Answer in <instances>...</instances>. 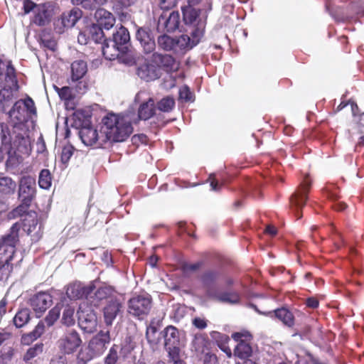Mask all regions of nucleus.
Returning a JSON list of instances; mask_svg holds the SVG:
<instances>
[{
  "instance_id": "f257e3e1",
  "label": "nucleus",
  "mask_w": 364,
  "mask_h": 364,
  "mask_svg": "<svg viewBox=\"0 0 364 364\" xmlns=\"http://www.w3.org/2000/svg\"><path fill=\"white\" fill-rule=\"evenodd\" d=\"M36 115V108L31 97L16 101L9 112L11 129L7 124H1V143L9 147L14 144L20 151L25 154L31 151L28 123Z\"/></svg>"
},
{
  "instance_id": "f03ea898",
  "label": "nucleus",
  "mask_w": 364,
  "mask_h": 364,
  "mask_svg": "<svg viewBox=\"0 0 364 364\" xmlns=\"http://www.w3.org/2000/svg\"><path fill=\"white\" fill-rule=\"evenodd\" d=\"M100 132L90 124L83 125L79 136L86 146H105L112 142L125 141L133 132L130 118L128 116L108 114L102 119Z\"/></svg>"
},
{
  "instance_id": "7ed1b4c3",
  "label": "nucleus",
  "mask_w": 364,
  "mask_h": 364,
  "mask_svg": "<svg viewBox=\"0 0 364 364\" xmlns=\"http://www.w3.org/2000/svg\"><path fill=\"white\" fill-rule=\"evenodd\" d=\"M0 80L8 83L5 87L0 84V102L6 103L13 100L18 88L15 69L10 61L0 59Z\"/></svg>"
},
{
  "instance_id": "20e7f679",
  "label": "nucleus",
  "mask_w": 364,
  "mask_h": 364,
  "mask_svg": "<svg viewBox=\"0 0 364 364\" xmlns=\"http://www.w3.org/2000/svg\"><path fill=\"white\" fill-rule=\"evenodd\" d=\"M189 4L182 9L183 18L186 24L192 25L195 28L191 32L192 36L201 38L206 24V15Z\"/></svg>"
},
{
  "instance_id": "39448f33",
  "label": "nucleus",
  "mask_w": 364,
  "mask_h": 364,
  "mask_svg": "<svg viewBox=\"0 0 364 364\" xmlns=\"http://www.w3.org/2000/svg\"><path fill=\"white\" fill-rule=\"evenodd\" d=\"M152 306L151 296L147 294L133 296L127 303V312L133 317L143 320L150 312Z\"/></svg>"
},
{
  "instance_id": "423d86ee",
  "label": "nucleus",
  "mask_w": 364,
  "mask_h": 364,
  "mask_svg": "<svg viewBox=\"0 0 364 364\" xmlns=\"http://www.w3.org/2000/svg\"><path fill=\"white\" fill-rule=\"evenodd\" d=\"M21 225L14 223L9 230V233L0 239V259L3 257L12 259L16 252V245L19 240V231Z\"/></svg>"
},
{
  "instance_id": "0eeeda50",
  "label": "nucleus",
  "mask_w": 364,
  "mask_h": 364,
  "mask_svg": "<svg viewBox=\"0 0 364 364\" xmlns=\"http://www.w3.org/2000/svg\"><path fill=\"white\" fill-rule=\"evenodd\" d=\"M78 325L80 328L87 333H92L97 330V316L95 310L89 306L87 302L80 305L77 311Z\"/></svg>"
},
{
  "instance_id": "6e6552de",
  "label": "nucleus",
  "mask_w": 364,
  "mask_h": 364,
  "mask_svg": "<svg viewBox=\"0 0 364 364\" xmlns=\"http://www.w3.org/2000/svg\"><path fill=\"white\" fill-rule=\"evenodd\" d=\"M36 196V179L30 176H22L18 181V198L24 204L32 203Z\"/></svg>"
},
{
  "instance_id": "1a4fd4ad",
  "label": "nucleus",
  "mask_w": 364,
  "mask_h": 364,
  "mask_svg": "<svg viewBox=\"0 0 364 364\" xmlns=\"http://www.w3.org/2000/svg\"><path fill=\"white\" fill-rule=\"evenodd\" d=\"M161 334L164 339V348L168 355L176 358L177 353H181L179 331L173 326H168L161 332Z\"/></svg>"
},
{
  "instance_id": "9d476101",
  "label": "nucleus",
  "mask_w": 364,
  "mask_h": 364,
  "mask_svg": "<svg viewBox=\"0 0 364 364\" xmlns=\"http://www.w3.org/2000/svg\"><path fill=\"white\" fill-rule=\"evenodd\" d=\"M23 229L31 237L33 241H38L43 235L42 225L39 223L38 214L35 211H28L23 219Z\"/></svg>"
},
{
  "instance_id": "9b49d317",
  "label": "nucleus",
  "mask_w": 364,
  "mask_h": 364,
  "mask_svg": "<svg viewBox=\"0 0 364 364\" xmlns=\"http://www.w3.org/2000/svg\"><path fill=\"white\" fill-rule=\"evenodd\" d=\"M80 334L75 330L67 331L58 341V348L65 354L74 353L82 344Z\"/></svg>"
},
{
  "instance_id": "f8f14e48",
  "label": "nucleus",
  "mask_w": 364,
  "mask_h": 364,
  "mask_svg": "<svg viewBox=\"0 0 364 364\" xmlns=\"http://www.w3.org/2000/svg\"><path fill=\"white\" fill-rule=\"evenodd\" d=\"M200 41V38L195 36H189L186 34L173 38L172 52L176 55H183L198 45Z\"/></svg>"
},
{
  "instance_id": "ddd939ff",
  "label": "nucleus",
  "mask_w": 364,
  "mask_h": 364,
  "mask_svg": "<svg viewBox=\"0 0 364 364\" xmlns=\"http://www.w3.org/2000/svg\"><path fill=\"white\" fill-rule=\"evenodd\" d=\"M95 289L93 282L88 285H85L81 282H74L68 285L66 294L70 299H79L83 297L87 299L91 296L92 291Z\"/></svg>"
},
{
  "instance_id": "4468645a",
  "label": "nucleus",
  "mask_w": 364,
  "mask_h": 364,
  "mask_svg": "<svg viewBox=\"0 0 364 364\" xmlns=\"http://www.w3.org/2000/svg\"><path fill=\"white\" fill-rule=\"evenodd\" d=\"M206 294L209 298L222 303L236 304L240 301V295L236 291H221L214 287H208Z\"/></svg>"
},
{
  "instance_id": "2eb2a0df",
  "label": "nucleus",
  "mask_w": 364,
  "mask_h": 364,
  "mask_svg": "<svg viewBox=\"0 0 364 364\" xmlns=\"http://www.w3.org/2000/svg\"><path fill=\"white\" fill-rule=\"evenodd\" d=\"M53 14V8L50 4H38L36 7L32 22L36 26H44L50 22Z\"/></svg>"
},
{
  "instance_id": "dca6fc26",
  "label": "nucleus",
  "mask_w": 364,
  "mask_h": 364,
  "mask_svg": "<svg viewBox=\"0 0 364 364\" xmlns=\"http://www.w3.org/2000/svg\"><path fill=\"white\" fill-rule=\"evenodd\" d=\"M2 146L8 152V159L6 162V170L14 174L18 173L20 169V166L23 162V158L19 154H16V151L19 153L23 154L20 151L14 144H11L9 147V145L3 144ZM30 151L27 154H29ZM23 154H26L23 153Z\"/></svg>"
},
{
  "instance_id": "f3484780",
  "label": "nucleus",
  "mask_w": 364,
  "mask_h": 364,
  "mask_svg": "<svg viewBox=\"0 0 364 364\" xmlns=\"http://www.w3.org/2000/svg\"><path fill=\"white\" fill-rule=\"evenodd\" d=\"M109 331H100L89 342L88 348L95 355H101L110 343Z\"/></svg>"
},
{
  "instance_id": "a211bd4d",
  "label": "nucleus",
  "mask_w": 364,
  "mask_h": 364,
  "mask_svg": "<svg viewBox=\"0 0 364 364\" xmlns=\"http://www.w3.org/2000/svg\"><path fill=\"white\" fill-rule=\"evenodd\" d=\"M180 14L178 11H172L168 16L161 14L158 20L157 29L159 31L173 32L178 28Z\"/></svg>"
},
{
  "instance_id": "6ab92c4d",
  "label": "nucleus",
  "mask_w": 364,
  "mask_h": 364,
  "mask_svg": "<svg viewBox=\"0 0 364 364\" xmlns=\"http://www.w3.org/2000/svg\"><path fill=\"white\" fill-rule=\"evenodd\" d=\"M52 302V296L46 292H39L30 299L31 306L38 317L51 306Z\"/></svg>"
},
{
  "instance_id": "aec40b11",
  "label": "nucleus",
  "mask_w": 364,
  "mask_h": 364,
  "mask_svg": "<svg viewBox=\"0 0 364 364\" xmlns=\"http://www.w3.org/2000/svg\"><path fill=\"white\" fill-rule=\"evenodd\" d=\"M136 38L140 43L146 53H151L156 48L154 38L149 28L140 27L136 33Z\"/></svg>"
},
{
  "instance_id": "412c9836",
  "label": "nucleus",
  "mask_w": 364,
  "mask_h": 364,
  "mask_svg": "<svg viewBox=\"0 0 364 364\" xmlns=\"http://www.w3.org/2000/svg\"><path fill=\"white\" fill-rule=\"evenodd\" d=\"M122 303L118 298L107 301L103 308L104 319L107 326H112L117 315L122 312Z\"/></svg>"
},
{
  "instance_id": "4be33fe9",
  "label": "nucleus",
  "mask_w": 364,
  "mask_h": 364,
  "mask_svg": "<svg viewBox=\"0 0 364 364\" xmlns=\"http://www.w3.org/2000/svg\"><path fill=\"white\" fill-rule=\"evenodd\" d=\"M82 16V12L78 8H74L69 11L64 12L57 22V26H58V23L62 25V27L59 28L58 32H63V28L73 27L77 21L81 18Z\"/></svg>"
},
{
  "instance_id": "5701e85b",
  "label": "nucleus",
  "mask_w": 364,
  "mask_h": 364,
  "mask_svg": "<svg viewBox=\"0 0 364 364\" xmlns=\"http://www.w3.org/2000/svg\"><path fill=\"white\" fill-rule=\"evenodd\" d=\"M311 186V181L306 178L300 185V189L295 192L290 198V202L293 207L299 209L302 208L307 200L306 193Z\"/></svg>"
},
{
  "instance_id": "b1692460",
  "label": "nucleus",
  "mask_w": 364,
  "mask_h": 364,
  "mask_svg": "<svg viewBox=\"0 0 364 364\" xmlns=\"http://www.w3.org/2000/svg\"><path fill=\"white\" fill-rule=\"evenodd\" d=\"M138 76L145 80L151 81L159 77V69L153 63L144 62L137 68Z\"/></svg>"
},
{
  "instance_id": "393cba45",
  "label": "nucleus",
  "mask_w": 364,
  "mask_h": 364,
  "mask_svg": "<svg viewBox=\"0 0 364 364\" xmlns=\"http://www.w3.org/2000/svg\"><path fill=\"white\" fill-rule=\"evenodd\" d=\"M95 18L97 22V26L105 30H109L115 23V17L114 15L105 9H98L95 13Z\"/></svg>"
},
{
  "instance_id": "a878e982",
  "label": "nucleus",
  "mask_w": 364,
  "mask_h": 364,
  "mask_svg": "<svg viewBox=\"0 0 364 364\" xmlns=\"http://www.w3.org/2000/svg\"><path fill=\"white\" fill-rule=\"evenodd\" d=\"M134 348V345L129 343V347H121L119 345L114 344L109 348L107 354L104 358L103 364H117L119 358L120 353L122 350H126L127 353L132 350Z\"/></svg>"
},
{
  "instance_id": "bb28decb",
  "label": "nucleus",
  "mask_w": 364,
  "mask_h": 364,
  "mask_svg": "<svg viewBox=\"0 0 364 364\" xmlns=\"http://www.w3.org/2000/svg\"><path fill=\"white\" fill-rule=\"evenodd\" d=\"M112 38L113 40L112 42L121 47L122 51H124V49L127 48V46L129 44L130 41V36L128 30L122 26H119L113 33Z\"/></svg>"
},
{
  "instance_id": "cd10ccee",
  "label": "nucleus",
  "mask_w": 364,
  "mask_h": 364,
  "mask_svg": "<svg viewBox=\"0 0 364 364\" xmlns=\"http://www.w3.org/2000/svg\"><path fill=\"white\" fill-rule=\"evenodd\" d=\"M156 107L152 98L143 102L139 107L138 116L140 119L147 120L155 114Z\"/></svg>"
},
{
  "instance_id": "c85d7f7f",
  "label": "nucleus",
  "mask_w": 364,
  "mask_h": 364,
  "mask_svg": "<svg viewBox=\"0 0 364 364\" xmlns=\"http://www.w3.org/2000/svg\"><path fill=\"white\" fill-rule=\"evenodd\" d=\"M16 189V183L10 177L0 173V193L4 196L13 195Z\"/></svg>"
},
{
  "instance_id": "c756f323",
  "label": "nucleus",
  "mask_w": 364,
  "mask_h": 364,
  "mask_svg": "<svg viewBox=\"0 0 364 364\" xmlns=\"http://www.w3.org/2000/svg\"><path fill=\"white\" fill-rule=\"evenodd\" d=\"M110 43H112L111 46L107 40H105L104 43H102L101 46V49L105 58L112 60L119 56V52L121 50V47L112 41H110Z\"/></svg>"
},
{
  "instance_id": "7c9ffc66",
  "label": "nucleus",
  "mask_w": 364,
  "mask_h": 364,
  "mask_svg": "<svg viewBox=\"0 0 364 364\" xmlns=\"http://www.w3.org/2000/svg\"><path fill=\"white\" fill-rule=\"evenodd\" d=\"M87 63L83 60H75L71 64V79L73 81H77L81 79L87 73Z\"/></svg>"
},
{
  "instance_id": "2f4dec72",
  "label": "nucleus",
  "mask_w": 364,
  "mask_h": 364,
  "mask_svg": "<svg viewBox=\"0 0 364 364\" xmlns=\"http://www.w3.org/2000/svg\"><path fill=\"white\" fill-rule=\"evenodd\" d=\"M208 338L205 334L196 333L191 342V350L198 354L204 352L207 348Z\"/></svg>"
},
{
  "instance_id": "473e14b6",
  "label": "nucleus",
  "mask_w": 364,
  "mask_h": 364,
  "mask_svg": "<svg viewBox=\"0 0 364 364\" xmlns=\"http://www.w3.org/2000/svg\"><path fill=\"white\" fill-rule=\"evenodd\" d=\"M152 58L156 63L159 64L160 66L167 70H172L176 63L175 59L171 55L168 54L154 53Z\"/></svg>"
},
{
  "instance_id": "72a5a7b5",
  "label": "nucleus",
  "mask_w": 364,
  "mask_h": 364,
  "mask_svg": "<svg viewBox=\"0 0 364 364\" xmlns=\"http://www.w3.org/2000/svg\"><path fill=\"white\" fill-rule=\"evenodd\" d=\"M114 290L112 287L104 285L97 289L94 293V296L97 301H100L105 299H116L117 297L114 296Z\"/></svg>"
},
{
  "instance_id": "f704fd0d",
  "label": "nucleus",
  "mask_w": 364,
  "mask_h": 364,
  "mask_svg": "<svg viewBox=\"0 0 364 364\" xmlns=\"http://www.w3.org/2000/svg\"><path fill=\"white\" fill-rule=\"evenodd\" d=\"M252 347L247 343L241 341L235 347L234 354L240 359L245 360H250L249 357L252 355Z\"/></svg>"
},
{
  "instance_id": "c9c22d12",
  "label": "nucleus",
  "mask_w": 364,
  "mask_h": 364,
  "mask_svg": "<svg viewBox=\"0 0 364 364\" xmlns=\"http://www.w3.org/2000/svg\"><path fill=\"white\" fill-rule=\"evenodd\" d=\"M276 317L284 324L291 327L294 324V317L292 313L286 308L279 309L274 311Z\"/></svg>"
},
{
  "instance_id": "e433bc0d",
  "label": "nucleus",
  "mask_w": 364,
  "mask_h": 364,
  "mask_svg": "<svg viewBox=\"0 0 364 364\" xmlns=\"http://www.w3.org/2000/svg\"><path fill=\"white\" fill-rule=\"evenodd\" d=\"M75 307L70 304H68L63 307L61 318V323L63 325L66 326H70L75 324Z\"/></svg>"
},
{
  "instance_id": "4c0bfd02",
  "label": "nucleus",
  "mask_w": 364,
  "mask_h": 364,
  "mask_svg": "<svg viewBox=\"0 0 364 364\" xmlns=\"http://www.w3.org/2000/svg\"><path fill=\"white\" fill-rule=\"evenodd\" d=\"M30 319V311L23 309L18 311L14 318V323L17 328L23 326Z\"/></svg>"
},
{
  "instance_id": "58836bf2",
  "label": "nucleus",
  "mask_w": 364,
  "mask_h": 364,
  "mask_svg": "<svg viewBox=\"0 0 364 364\" xmlns=\"http://www.w3.org/2000/svg\"><path fill=\"white\" fill-rule=\"evenodd\" d=\"M175 107V100L172 97L166 96L157 103V109L164 112H171Z\"/></svg>"
},
{
  "instance_id": "ea45409f",
  "label": "nucleus",
  "mask_w": 364,
  "mask_h": 364,
  "mask_svg": "<svg viewBox=\"0 0 364 364\" xmlns=\"http://www.w3.org/2000/svg\"><path fill=\"white\" fill-rule=\"evenodd\" d=\"M157 43L161 49L172 52L173 38L166 34L160 35L157 38Z\"/></svg>"
},
{
  "instance_id": "a19ab883",
  "label": "nucleus",
  "mask_w": 364,
  "mask_h": 364,
  "mask_svg": "<svg viewBox=\"0 0 364 364\" xmlns=\"http://www.w3.org/2000/svg\"><path fill=\"white\" fill-rule=\"evenodd\" d=\"M52 177L48 169H43L39 174L38 185L43 189H48L51 186Z\"/></svg>"
},
{
  "instance_id": "79ce46f5",
  "label": "nucleus",
  "mask_w": 364,
  "mask_h": 364,
  "mask_svg": "<svg viewBox=\"0 0 364 364\" xmlns=\"http://www.w3.org/2000/svg\"><path fill=\"white\" fill-rule=\"evenodd\" d=\"M11 259L5 257L0 259V279L8 277L11 272L13 269L12 264H10Z\"/></svg>"
},
{
  "instance_id": "37998d69",
  "label": "nucleus",
  "mask_w": 364,
  "mask_h": 364,
  "mask_svg": "<svg viewBox=\"0 0 364 364\" xmlns=\"http://www.w3.org/2000/svg\"><path fill=\"white\" fill-rule=\"evenodd\" d=\"M103 29L104 28L96 24H93L90 28V35L91 39L97 43H100L102 41L104 42L105 39H104L105 34Z\"/></svg>"
},
{
  "instance_id": "c03bdc74",
  "label": "nucleus",
  "mask_w": 364,
  "mask_h": 364,
  "mask_svg": "<svg viewBox=\"0 0 364 364\" xmlns=\"http://www.w3.org/2000/svg\"><path fill=\"white\" fill-rule=\"evenodd\" d=\"M96 356L89 348L81 350L76 358V364H87Z\"/></svg>"
},
{
  "instance_id": "a18cd8bd",
  "label": "nucleus",
  "mask_w": 364,
  "mask_h": 364,
  "mask_svg": "<svg viewBox=\"0 0 364 364\" xmlns=\"http://www.w3.org/2000/svg\"><path fill=\"white\" fill-rule=\"evenodd\" d=\"M108 0H84L82 8L87 10L101 9L100 7L107 3Z\"/></svg>"
},
{
  "instance_id": "49530a36",
  "label": "nucleus",
  "mask_w": 364,
  "mask_h": 364,
  "mask_svg": "<svg viewBox=\"0 0 364 364\" xmlns=\"http://www.w3.org/2000/svg\"><path fill=\"white\" fill-rule=\"evenodd\" d=\"M156 324V322L152 321L146 328V338L150 344L156 343V333L157 332Z\"/></svg>"
},
{
  "instance_id": "de8ad7c7",
  "label": "nucleus",
  "mask_w": 364,
  "mask_h": 364,
  "mask_svg": "<svg viewBox=\"0 0 364 364\" xmlns=\"http://www.w3.org/2000/svg\"><path fill=\"white\" fill-rule=\"evenodd\" d=\"M60 314V309L59 305L53 307L46 316L45 322L48 326H52L54 322L59 318Z\"/></svg>"
},
{
  "instance_id": "09e8293b",
  "label": "nucleus",
  "mask_w": 364,
  "mask_h": 364,
  "mask_svg": "<svg viewBox=\"0 0 364 364\" xmlns=\"http://www.w3.org/2000/svg\"><path fill=\"white\" fill-rule=\"evenodd\" d=\"M43 351L42 345H36L33 347L30 348L26 354L23 355V360L25 361H29L34 357L40 354Z\"/></svg>"
},
{
  "instance_id": "8fccbe9b",
  "label": "nucleus",
  "mask_w": 364,
  "mask_h": 364,
  "mask_svg": "<svg viewBox=\"0 0 364 364\" xmlns=\"http://www.w3.org/2000/svg\"><path fill=\"white\" fill-rule=\"evenodd\" d=\"M45 331V326L43 321L39 322L35 329L27 335L31 341L36 340Z\"/></svg>"
},
{
  "instance_id": "3c124183",
  "label": "nucleus",
  "mask_w": 364,
  "mask_h": 364,
  "mask_svg": "<svg viewBox=\"0 0 364 364\" xmlns=\"http://www.w3.org/2000/svg\"><path fill=\"white\" fill-rule=\"evenodd\" d=\"M54 87L62 100H70L73 98V93L70 87L67 86L62 88H59L57 86H54Z\"/></svg>"
},
{
  "instance_id": "603ef678",
  "label": "nucleus",
  "mask_w": 364,
  "mask_h": 364,
  "mask_svg": "<svg viewBox=\"0 0 364 364\" xmlns=\"http://www.w3.org/2000/svg\"><path fill=\"white\" fill-rule=\"evenodd\" d=\"M218 277V274L215 271H208L203 275L202 280L205 285L208 286L215 282Z\"/></svg>"
},
{
  "instance_id": "864d4df0",
  "label": "nucleus",
  "mask_w": 364,
  "mask_h": 364,
  "mask_svg": "<svg viewBox=\"0 0 364 364\" xmlns=\"http://www.w3.org/2000/svg\"><path fill=\"white\" fill-rule=\"evenodd\" d=\"M31 203L24 204L23 202H20V204L13 210L14 216H25L27 214L28 209Z\"/></svg>"
},
{
  "instance_id": "5fc2aeb1",
  "label": "nucleus",
  "mask_w": 364,
  "mask_h": 364,
  "mask_svg": "<svg viewBox=\"0 0 364 364\" xmlns=\"http://www.w3.org/2000/svg\"><path fill=\"white\" fill-rule=\"evenodd\" d=\"M120 21L125 23L131 20L132 14L129 11L124 10V8L114 7Z\"/></svg>"
},
{
  "instance_id": "6e6d98bb",
  "label": "nucleus",
  "mask_w": 364,
  "mask_h": 364,
  "mask_svg": "<svg viewBox=\"0 0 364 364\" xmlns=\"http://www.w3.org/2000/svg\"><path fill=\"white\" fill-rule=\"evenodd\" d=\"M73 147L72 146H67L63 147L61 153V161L63 164H67L73 154Z\"/></svg>"
},
{
  "instance_id": "4d7b16f0",
  "label": "nucleus",
  "mask_w": 364,
  "mask_h": 364,
  "mask_svg": "<svg viewBox=\"0 0 364 364\" xmlns=\"http://www.w3.org/2000/svg\"><path fill=\"white\" fill-rule=\"evenodd\" d=\"M179 97L186 102L193 101V94L188 86L182 87L179 90Z\"/></svg>"
},
{
  "instance_id": "13d9d810",
  "label": "nucleus",
  "mask_w": 364,
  "mask_h": 364,
  "mask_svg": "<svg viewBox=\"0 0 364 364\" xmlns=\"http://www.w3.org/2000/svg\"><path fill=\"white\" fill-rule=\"evenodd\" d=\"M41 43L43 47L46 48L50 50H54L55 49V46H56L55 41L54 39L50 38L49 36H43L41 38Z\"/></svg>"
},
{
  "instance_id": "bf43d9fd",
  "label": "nucleus",
  "mask_w": 364,
  "mask_h": 364,
  "mask_svg": "<svg viewBox=\"0 0 364 364\" xmlns=\"http://www.w3.org/2000/svg\"><path fill=\"white\" fill-rule=\"evenodd\" d=\"M192 324L200 330L205 329L208 326V321L200 317H196L192 320Z\"/></svg>"
},
{
  "instance_id": "052dcab7",
  "label": "nucleus",
  "mask_w": 364,
  "mask_h": 364,
  "mask_svg": "<svg viewBox=\"0 0 364 364\" xmlns=\"http://www.w3.org/2000/svg\"><path fill=\"white\" fill-rule=\"evenodd\" d=\"M38 4H35L31 0H24L23 3V8L25 14H28L31 11H33L34 14L36 7L38 6Z\"/></svg>"
},
{
  "instance_id": "680f3d73",
  "label": "nucleus",
  "mask_w": 364,
  "mask_h": 364,
  "mask_svg": "<svg viewBox=\"0 0 364 364\" xmlns=\"http://www.w3.org/2000/svg\"><path fill=\"white\" fill-rule=\"evenodd\" d=\"M176 4V0H160L159 5L162 10H169Z\"/></svg>"
},
{
  "instance_id": "e2e57ef3",
  "label": "nucleus",
  "mask_w": 364,
  "mask_h": 364,
  "mask_svg": "<svg viewBox=\"0 0 364 364\" xmlns=\"http://www.w3.org/2000/svg\"><path fill=\"white\" fill-rule=\"evenodd\" d=\"M200 263H195V264H188L185 263L182 266L183 271L185 274H188L190 272H193L198 270L200 267Z\"/></svg>"
},
{
  "instance_id": "0e129e2a",
  "label": "nucleus",
  "mask_w": 364,
  "mask_h": 364,
  "mask_svg": "<svg viewBox=\"0 0 364 364\" xmlns=\"http://www.w3.org/2000/svg\"><path fill=\"white\" fill-rule=\"evenodd\" d=\"M114 7L128 8L135 4L136 0H115Z\"/></svg>"
},
{
  "instance_id": "69168bd1",
  "label": "nucleus",
  "mask_w": 364,
  "mask_h": 364,
  "mask_svg": "<svg viewBox=\"0 0 364 364\" xmlns=\"http://www.w3.org/2000/svg\"><path fill=\"white\" fill-rule=\"evenodd\" d=\"M203 364H218L217 356L213 353H206L204 357Z\"/></svg>"
},
{
  "instance_id": "338daca9",
  "label": "nucleus",
  "mask_w": 364,
  "mask_h": 364,
  "mask_svg": "<svg viewBox=\"0 0 364 364\" xmlns=\"http://www.w3.org/2000/svg\"><path fill=\"white\" fill-rule=\"evenodd\" d=\"M208 180L210 183L211 190L214 191H218L220 190V186L218 181L215 178V174L212 173L210 175Z\"/></svg>"
},
{
  "instance_id": "774afa93",
  "label": "nucleus",
  "mask_w": 364,
  "mask_h": 364,
  "mask_svg": "<svg viewBox=\"0 0 364 364\" xmlns=\"http://www.w3.org/2000/svg\"><path fill=\"white\" fill-rule=\"evenodd\" d=\"M50 364H67V359L63 355L55 356L52 358Z\"/></svg>"
}]
</instances>
